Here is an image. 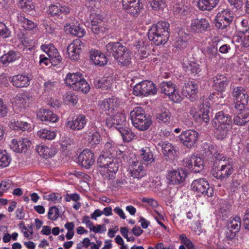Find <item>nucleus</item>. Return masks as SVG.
Returning a JSON list of instances; mask_svg holds the SVG:
<instances>
[{
  "instance_id": "10",
  "label": "nucleus",
  "mask_w": 249,
  "mask_h": 249,
  "mask_svg": "<svg viewBox=\"0 0 249 249\" xmlns=\"http://www.w3.org/2000/svg\"><path fill=\"white\" fill-rule=\"evenodd\" d=\"M121 161L116 158L111 159L107 165L104 170H101L102 177L105 179L110 180L115 178V174L118 171Z\"/></svg>"
},
{
  "instance_id": "57",
  "label": "nucleus",
  "mask_w": 249,
  "mask_h": 249,
  "mask_svg": "<svg viewBox=\"0 0 249 249\" xmlns=\"http://www.w3.org/2000/svg\"><path fill=\"white\" fill-rule=\"evenodd\" d=\"M210 108V105L207 104L206 105V108L204 107L203 113L202 114L199 115L197 116V121H200L201 120H202L205 123H208L210 121V118L209 116V113L210 112L209 110Z\"/></svg>"
},
{
  "instance_id": "31",
  "label": "nucleus",
  "mask_w": 249,
  "mask_h": 249,
  "mask_svg": "<svg viewBox=\"0 0 249 249\" xmlns=\"http://www.w3.org/2000/svg\"><path fill=\"white\" fill-rule=\"evenodd\" d=\"M90 59L95 65L102 66L107 62V58L105 55L98 50H91L90 52Z\"/></svg>"
},
{
  "instance_id": "2",
  "label": "nucleus",
  "mask_w": 249,
  "mask_h": 249,
  "mask_svg": "<svg viewBox=\"0 0 249 249\" xmlns=\"http://www.w3.org/2000/svg\"><path fill=\"white\" fill-rule=\"evenodd\" d=\"M169 24L163 21L153 25L148 32L149 39L156 45L165 44L169 37Z\"/></svg>"
},
{
  "instance_id": "22",
  "label": "nucleus",
  "mask_w": 249,
  "mask_h": 249,
  "mask_svg": "<svg viewBox=\"0 0 249 249\" xmlns=\"http://www.w3.org/2000/svg\"><path fill=\"white\" fill-rule=\"evenodd\" d=\"M37 118L45 124L55 123L58 121V117L55 114L49 109L40 108L37 112Z\"/></svg>"
},
{
  "instance_id": "6",
  "label": "nucleus",
  "mask_w": 249,
  "mask_h": 249,
  "mask_svg": "<svg viewBox=\"0 0 249 249\" xmlns=\"http://www.w3.org/2000/svg\"><path fill=\"white\" fill-rule=\"evenodd\" d=\"M218 160V167L214 166L213 168V175L214 178L220 180L226 179L233 172L232 160L224 156L223 158Z\"/></svg>"
},
{
  "instance_id": "24",
  "label": "nucleus",
  "mask_w": 249,
  "mask_h": 249,
  "mask_svg": "<svg viewBox=\"0 0 249 249\" xmlns=\"http://www.w3.org/2000/svg\"><path fill=\"white\" fill-rule=\"evenodd\" d=\"M31 79L29 74H18L11 78V82L17 88L27 87L30 85Z\"/></svg>"
},
{
  "instance_id": "58",
  "label": "nucleus",
  "mask_w": 249,
  "mask_h": 249,
  "mask_svg": "<svg viewBox=\"0 0 249 249\" xmlns=\"http://www.w3.org/2000/svg\"><path fill=\"white\" fill-rule=\"evenodd\" d=\"M111 158L107 156L106 155H101L98 159L97 163L101 170H104L107 167V164Z\"/></svg>"
},
{
  "instance_id": "21",
  "label": "nucleus",
  "mask_w": 249,
  "mask_h": 249,
  "mask_svg": "<svg viewBox=\"0 0 249 249\" xmlns=\"http://www.w3.org/2000/svg\"><path fill=\"white\" fill-rule=\"evenodd\" d=\"M197 92L198 86L194 82L185 83L181 91L182 95L192 101L195 100Z\"/></svg>"
},
{
  "instance_id": "20",
  "label": "nucleus",
  "mask_w": 249,
  "mask_h": 249,
  "mask_svg": "<svg viewBox=\"0 0 249 249\" xmlns=\"http://www.w3.org/2000/svg\"><path fill=\"white\" fill-rule=\"evenodd\" d=\"M41 50L45 52L48 57L52 60V63L57 64L61 61L62 57L57 49L52 44H44L41 46Z\"/></svg>"
},
{
  "instance_id": "59",
  "label": "nucleus",
  "mask_w": 249,
  "mask_h": 249,
  "mask_svg": "<svg viewBox=\"0 0 249 249\" xmlns=\"http://www.w3.org/2000/svg\"><path fill=\"white\" fill-rule=\"evenodd\" d=\"M59 216V210L56 207L53 206L49 209L48 213V217L49 219L53 221L56 220Z\"/></svg>"
},
{
  "instance_id": "51",
  "label": "nucleus",
  "mask_w": 249,
  "mask_h": 249,
  "mask_svg": "<svg viewBox=\"0 0 249 249\" xmlns=\"http://www.w3.org/2000/svg\"><path fill=\"white\" fill-rule=\"evenodd\" d=\"M193 170L195 173H199L203 169L204 160L200 157L194 155Z\"/></svg>"
},
{
  "instance_id": "28",
  "label": "nucleus",
  "mask_w": 249,
  "mask_h": 249,
  "mask_svg": "<svg viewBox=\"0 0 249 249\" xmlns=\"http://www.w3.org/2000/svg\"><path fill=\"white\" fill-rule=\"evenodd\" d=\"M48 12L49 15L53 17H60L62 18L64 16L69 13V9L66 6H62L60 4L51 5L49 7Z\"/></svg>"
},
{
  "instance_id": "62",
  "label": "nucleus",
  "mask_w": 249,
  "mask_h": 249,
  "mask_svg": "<svg viewBox=\"0 0 249 249\" xmlns=\"http://www.w3.org/2000/svg\"><path fill=\"white\" fill-rule=\"evenodd\" d=\"M12 185V181L9 179L2 180L0 182V195H1L3 193L6 192L9 189Z\"/></svg>"
},
{
  "instance_id": "5",
  "label": "nucleus",
  "mask_w": 249,
  "mask_h": 249,
  "mask_svg": "<svg viewBox=\"0 0 249 249\" xmlns=\"http://www.w3.org/2000/svg\"><path fill=\"white\" fill-rule=\"evenodd\" d=\"M66 85L73 90L86 93L90 87L80 72L68 73L65 78Z\"/></svg>"
},
{
  "instance_id": "23",
  "label": "nucleus",
  "mask_w": 249,
  "mask_h": 249,
  "mask_svg": "<svg viewBox=\"0 0 249 249\" xmlns=\"http://www.w3.org/2000/svg\"><path fill=\"white\" fill-rule=\"evenodd\" d=\"M211 41L212 42H209L208 46L203 49V52L206 56L212 59L217 58L219 55L217 45V42L219 41V38L217 36L214 37Z\"/></svg>"
},
{
  "instance_id": "41",
  "label": "nucleus",
  "mask_w": 249,
  "mask_h": 249,
  "mask_svg": "<svg viewBox=\"0 0 249 249\" xmlns=\"http://www.w3.org/2000/svg\"><path fill=\"white\" fill-rule=\"evenodd\" d=\"M183 68L187 72L195 75L197 74L201 71L199 65L194 62L184 63Z\"/></svg>"
},
{
  "instance_id": "34",
  "label": "nucleus",
  "mask_w": 249,
  "mask_h": 249,
  "mask_svg": "<svg viewBox=\"0 0 249 249\" xmlns=\"http://www.w3.org/2000/svg\"><path fill=\"white\" fill-rule=\"evenodd\" d=\"M234 102L248 101L249 96L246 90L241 87L234 88L232 94Z\"/></svg>"
},
{
  "instance_id": "50",
  "label": "nucleus",
  "mask_w": 249,
  "mask_h": 249,
  "mask_svg": "<svg viewBox=\"0 0 249 249\" xmlns=\"http://www.w3.org/2000/svg\"><path fill=\"white\" fill-rule=\"evenodd\" d=\"M32 99V96L28 92L19 93L17 94L16 97V102L18 104L22 105H25L27 102Z\"/></svg>"
},
{
  "instance_id": "39",
  "label": "nucleus",
  "mask_w": 249,
  "mask_h": 249,
  "mask_svg": "<svg viewBox=\"0 0 249 249\" xmlns=\"http://www.w3.org/2000/svg\"><path fill=\"white\" fill-rule=\"evenodd\" d=\"M215 128V135L218 140H223L226 138L229 132L232 128V125L228 126H213Z\"/></svg>"
},
{
  "instance_id": "45",
  "label": "nucleus",
  "mask_w": 249,
  "mask_h": 249,
  "mask_svg": "<svg viewBox=\"0 0 249 249\" xmlns=\"http://www.w3.org/2000/svg\"><path fill=\"white\" fill-rule=\"evenodd\" d=\"M227 227L230 231L234 230L235 232H238L241 227L240 218L237 216L231 217L228 221Z\"/></svg>"
},
{
  "instance_id": "40",
  "label": "nucleus",
  "mask_w": 249,
  "mask_h": 249,
  "mask_svg": "<svg viewBox=\"0 0 249 249\" xmlns=\"http://www.w3.org/2000/svg\"><path fill=\"white\" fill-rule=\"evenodd\" d=\"M19 54L14 51H10L3 54L0 57V60L4 64L13 62L19 58Z\"/></svg>"
},
{
  "instance_id": "27",
  "label": "nucleus",
  "mask_w": 249,
  "mask_h": 249,
  "mask_svg": "<svg viewBox=\"0 0 249 249\" xmlns=\"http://www.w3.org/2000/svg\"><path fill=\"white\" fill-rule=\"evenodd\" d=\"M202 148L203 154L208 158L214 157L217 160L224 158V156L218 152L216 147L210 143H203Z\"/></svg>"
},
{
  "instance_id": "46",
  "label": "nucleus",
  "mask_w": 249,
  "mask_h": 249,
  "mask_svg": "<svg viewBox=\"0 0 249 249\" xmlns=\"http://www.w3.org/2000/svg\"><path fill=\"white\" fill-rule=\"evenodd\" d=\"M37 135L42 139L52 140L56 137V133L50 129H41L37 131Z\"/></svg>"
},
{
  "instance_id": "43",
  "label": "nucleus",
  "mask_w": 249,
  "mask_h": 249,
  "mask_svg": "<svg viewBox=\"0 0 249 249\" xmlns=\"http://www.w3.org/2000/svg\"><path fill=\"white\" fill-rule=\"evenodd\" d=\"M117 129L122 135L124 141L125 142H129L135 136L131 130L128 127L119 126L117 127Z\"/></svg>"
},
{
  "instance_id": "56",
  "label": "nucleus",
  "mask_w": 249,
  "mask_h": 249,
  "mask_svg": "<svg viewBox=\"0 0 249 249\" xmlns=\"http://www.w3.org/2000/svg\"><path fill=\"white\" fill-rule=\"evenodd\" d=\"M11 32L9 28L2 22H0V37L7 38L11 36Z\"/></svg>"
},
{
  "instance_id": "18",
  "label": "nucleus",
  "mask_w": 249,
  "mask_h": 249,
  "mask_svg": "<svg viewBox=\"0 0 249 249\" xmlns=\"http://www.w3.org/2000/svg\"><path fill=\"white\" fill-rule=\"evenodd\" d=\"M78 161L83 167L89 169L94 162V154L89 149H84L79 155Z\"/></svg>"
},
{
  "instance_id": "4",
  "label": "nucleus",
  "mask_w": 249,
  "mask_h": 249,
  "mask_svg": "<svg viewBox=\"0 0 249 249\" xmlns=\"http://www.w3.org/2000/svg\"><path fill=\"white\" fill-rule=\"evenodd\" d=\"M130 115L133 126L139 130H147L152 124L150 117L145 114L141 107H135L130 112Z\"/></svg>"
},
{
  "instance_id": "36",
  "label": "nucleus",
  "mask_w": 249,
  "mask_h": 249,
  "mask_svg": "<svg viewBox=\"0 0 249 249\" xmlns=\"http://www.w3.org/2000/svg\"><path fill=\"white\" fill-rule=\"evenodd\" d=\"M139 156L147 164H151L155 161L153 154L149 147H145L140 150Z\"/></svg>"
},
{
  "instance_id": "33",
  "label": "nucleus",
  "mask_w": 249,
  "mask_h": 249,
  "mask_svg": "<svg viewBox=\"0 0 249 249\" xmlns=\"http://www.w3.org/2000/svg\"><path fill=\"white\" fill-rule=\"evenodd\" d=\"M64 28L67 33H69L78 37L84 36L86 33L85 29L79 25L66 24Z\"/></svg>"
},
{
  "instance_id": "12",
  "label": "nucleus",
  "mask_w": 249,
  "mask_h": 249,
  "mask_svg": "<svg viewBox=\"0 0 249 249\" xmlns=\"http://www.w3.org/2000/svg\"><path fill=\"white\" fill-rule=\"evenodd\" d=\"M87 123V119L85 115L79 114L72 118H68L65 125L67 128L77 131L82 129Z\"/></svg>"
},
{
  "instance_id": "54",
  "label": "nucleus",
  "mask_w": 249,
  "mask_h": 249,
  "mask_svg": "<svg viewBox=\"0 0 249 249\" xmlns=\"http://www.w3.org/2000/svg\"><path fill=\"white\" fill-rule=\"evenodd\" d=\"M117 147V145L112 141L107 142L105 145V150L107 152V155L109 153L111 157H114Z\"/></svg>"
},
{
  "instance_id": "1",
  "label": "nucleus",
  "mask_w": 249,
  "mask_h": 249,
  "mask_svg": "<svg viewBox=\"0 0 249 249\" xmlns=\"http://www.w3.org/2000/svg\"><path fill=\"white\" fill-rule=\"evenodd\" d=\"M119 100L114 97L104 100L100 105V108L107 115L106 125L108 127L116 129L123 125L126 121L124 114L117 111Z\"/></svg>"
},
{
  "instance_id": "9",
  "label": "nucleus",
  "mask_w": 249,
  "mask_h": 249,
  "mask_svg": "<svg viewBox=\"0 0 249 249\" xmlns=\"http://www.w3.org/2000/svg\"><path fill=\"white\" fill-rule=\"evenodd\" d=\"M198 136V133L196 131L189 129L182 132L178 138L184 146L191 148L196 144Z\"/></svg>"
},
{
  "instance_id": "32",
  "label": "nucleus",
  "mask_w": 249,
  "mask_h": 249,
  "mask_svg": "<svg viewBox=\"0 0 249 249\" xmlns=\"http://www.w3.org/2000/svg\"><path fill=\"white\" fill-rule=\"evenodd\" d=\"M234 123L240 126L245 125L249 122V109H246L235 114L233 118Z\"/></svg>"
},
{
  "instance_id": "15",
  "label": "nucleus",
  "mask_w": 249,
  "mask_h": 249,
  "mask_svg": "<svg viewBox=\"0 0 249 249\" xmlns=\"http://www.w3.org/2000/svg\"><path fill=\"white\" fill-rule=\"evenodd\" d=\"M209 25V22L206 18L193 19L191 22L190 31L194 34H201L208 30Z\"/></svg>"
},
{
  "instance_id": "60",
  "label": "nucleus",
  "mask_w": 249,
  "mask_h": 249,
  "mask_svg": "<svg viewBox=\"0 0 249 249\" xmlns=\"http://www.w3.org/2000/svg\"><path fill=\"white\" fill-rule=\"evenodd\" d=\"M60 142L64 150L67 149L74 143L73 140L67 136L62 137L60 140Z\"/></svg>"
},
{
  "instance_id": "35",
  "label": "nucleus",
  "mask_w": 249,
  "mask_h": 249,
  "mask_svg": "<svg viewBox=\"0 0 249 249\" xmlns=\"http://www.w3.org/2000/svg\"><path fill=\"white\" fill-rule=\"evenodd\" d=\"M10 127L16 130L27 131L30 132L32 130L31 124L25 121H18L11 122Z\"/></svg>"
},
{
  "instance_id": "8",
  "label": "nucleus",
  "mask_w": 249,
  "mask_h": 249,
  "mask_svg": "<svg viewBox=\"0 0 249 249\" xmlns=\"http://www.w3.org/2000/svg\"><path fill=\"white\" fill-rule=\"evenodd\" d=\"M192 189L199 195L211 197L213 195V188L209 186L207 181L204 178H198L193 181Z\"/></svg>"
},
{
  "instance_id": "47",
  "label": "nucleus",
  "mask_w": 249,
  "mask_h": 249,
  "mask_svg": "<svg viewBox=\"0 0 249 249\" xmlns=\"http://www.w3.org/2000/svg\"><path fill=\"white\" fill-rule=\"evenodd\" d=\"M37 152L45 159L51 158L54 155V151L49 147L44 145H38L36 148Z\"/></svg>"
},
{
  "instance_id": "14",
  "label": "nucleus",
  "mask_w": 249,
  "mask_h": 249,
  "mask_svg": "<svg viewBox=\"0 0 249 249\" xmlns=\"http://www.w3.org/2000/svg\"><path fill=\"white\" fill-rule=\"evenodd\" d=\"M186 176L185 170L180 168L177 170H169L166 178L170 184H179L185 180Z\"/></svg>"
},
{
  "instance_id": "11",
  "label": "nucleus",
  "mask_w": 249,
  "mask_h": 249,
  "mask_svg": "<svg viewBox=\"0 0 249 249\" xmlns=\"http://www.w3.org/2000/svg\"><path fill=\"white\" fill-rule=\"evenodd\" d=\"M233 19L232 12L229 9L219 12L215 19V26L219 29H224L228 26Z\"/></svg>"
},
{
  "instance_id": "52",
  "label": "nucleus",
  "mask_w": 249,
  "mask_h": 249,
  "mask_svg": "<svg viewBox=\"0 0 249 249\" xmlns=\"http://www.w3.org/2000/svg\"><path fill=\"white\" fill-rule=\"evenodd\" d=\"M11 162V157L6 150H0V167L8 166Z\"/></svg>"
},
{
  "instance_id": "13",
  "label": "nucleus",
  "mask_w": 249,
  "mask_h": 249,
  "mask_svg": "<svg viewBox=\"0 0 249 249\" xmlns=\"http://www.w3.org/2000/svg\"><path fill=\"white\" fill-rule=\"evenodd\" d=\"M160 88L161 92L168 95L169 98L174 102L178 103L181 101L182 98L176 93L175 86L171 82H161Z\"/></svg>"
},
{
  "instance_id": "26",
  "label": "nucleus",
  "mask_w": 249,
  "mask_h": 249,
  "mask_svg": "<svg viewBox=\"0 0 249 249\" xmlns=\"http://www.w3.org/2000/svg\"><path fill=\"white\" fill-rule=\"evenodd\" d=\"M213 79L214 89L216 90L221 92L226 90L229 83L228 78L222 74H217L213 77Z\"/></svg>"
},
{
  "instance_id": "38",
  "label": "nucleus",
  "mask_w": 249,
  "mask_h": 249,
  "mask_svg": "<svg viewBox=\"0 0 249 249\" xmlns=\"http://www.w3.org/2000/svg\"><path fill=\"white\" fill-rule=\"evenodd\" d=\"M238 41L245 47L249 46V26L242 28L238 33Z\"/></svg>"
},
{
  "instance_id": "17",
  "label": "nucleus",
  "mask_w": 249,
  "mask_h": 249,
  "mask_svg": "<svg viewBox=\"0 0 249 249\" xmlns=\"http://www.w3.org/2000/svg\"><path fill=\"white\" fill-rule=\"evenodd\" d=\"M83 43L79 39L74 40L67 47L69 57L71 60H77L80 57Z\"/></svg>"
},
{
  "instance_id": "42",
  "label": "nucleus",
  "mask_w": 249,
  "mask_h": 249,
  "mask_svg": "<svg viewBox=\"0 0 249 249\" xmlns=\"http://www.w3.org/2000/svg\"><path fill=\"white\" fill-rule=\"evenodd\" d=\"M171 113L169 109L162 108L160 111L156 115V118L159 122L164 123H169L171 120Z\"/></svg>"
},
{
  "instance_id": "3",
  "label": "nucleus",
  "mask_w": 249,
  "mask_h": 249,
  "mask_svg": "<svg viewBox=\"0 0 249 249\" xmlns=\"http://www.w3.org/2000/svg\"><path fill=\"white\" fill-rule=\"evenodd\" d=\"M106 50L109 54H112L119 64L127 66L131 63L130 52L122 43L110 42L106 45Z\"/></svg>"
},
{
  "instance_id": "29",
  "label": "nucleus",
  "mask_w": 249,
  "mask_h": 249,
  "mask_svg": "<svg viewBox=\"0 0 249 249\" xmlns=\"http://www.w3.org/2000/svg\"><path fill=\"white\" fill-rule=\"evenodd\" d=\"M17 20L18 24L26 30L36 31L38 30L37 25L33 21L26 18L22 14L18 15Z\"/></svg>"
},
{
  "instance_id": "63",
  "label": "nucleus",
  "mask_w": 249,
  "mask_h": 249,
  "mask_svg": "<svg viewBox=\"0 0 249 249\" xmlns=\"http://www.w3.org/2000/svg\"><path fill=\"white\" fill-rule=\"evenodd\" d=\"M45 199L53 202L56 203L60 202L62 199V197L58 194L52 193L45 196Z\"/></svg>"
},
{
  "instance_id": "25",
  "label": "nucleus",
  "mask_w": 249,
  "mask_h": 249,
  "mask_svg": "<svg viewBox=\"0 0 249 249\" xmlns=\"http://www.w3.org/2000/svg\"><path fill=\"white\" fill-rule=\"evenodd\" d=\"M213 126L232 125L231 118L229 114H225L223 111L217 112L213 119Z\"/></svg>"
},
{
  "instance_id": "48",
  "label": "nucleus",
  "mask_w": 249,
  "mask_h": 249,
  "mask_svg": "<svg viewBox=\"0 0 249 249\" xmlns=\"http://www.w3.org/2000/svg\"><path fill=\"white\" fill-rule=\"evenodd\" d=\"M162 153L165 156L173 157L175 149L174 146L168 142H165L161 145Z\"/></svg>"
},
{
  "instance_id": "64",
  "label": "nucleus",
  "mask_w": 249,
  "mask_h": 249,
  "mask_svg": "<svg viewBox=\"0 0 249 249\" xmlns=\"http://www.w3.org/2000/svg\"><path fill=\"white\" fill-rule=\"evenodd\" d=\"M45 28L46 32L52 35H55L56 30L58 29L57 26L53 22L47 23L45 25Z\"/></svg>"
},
{
  "instance_id": "30",
  "label": "nucleus",
  "mask_w": 249,
  "mask_h": 249,
  "mask_svg": "<svg viewBox=\"0 0 249 249\" xmlns=\"http://www.w3.org/2000/svg\"><path fill=\"white\" fill-rule=\"evenodd\" d=\"M91 30L97 35L102 34L106 31L104 23L99 15H97L91 21Z\"/></svg>"
},
{
  "instance_id": "53",
  "label": "nucleus",
  "mask_w": 249,
  "mask_h": 249,
  "mask_svg": "<svg viewBox=\"0 0 249 249\" xmlns=\"http://www.w3.org/2000/svg\"><path fill=\"white\" fill-rule=\"evenodd\" d=\"M150 6L154 10H162L166 6L165 0H153L150 2Z\"/></svg>"
},
{
  "instance_id": "19",
  "label": "nucleus",
  "mask_w": 249,
  "mask_h": 249,
  "mask_svg": "<svg viewBox=\"0 0 249 249\" xmlns=\"http://www.w3.org/2000/svg\"><path fill=\"white\" fill-rule=\"evenodd\" d=\"M128 172L134 178H141L146 175V171L142 164L139 161H132L130 163Z\"/></svg>"
},
{
  "instance_id": "49",
  "label": "nucleus",
  "mask_w": 249,
  "mask_h": 249,
  "mask_svg": "<svg viewBox=\"0 0 249 249\" xmlns=\"http://www.w3.org/2000/svg\"><path fill=\"white\" fill-rule=\"evenodd\" d=\"M101 140V136L97 131L90 133L88 139V143L91 146L99 144Z\"/></svg>"
},
{
  "instance_id": "16",
  "label": "nucleus",
  "mask_w": 249,
  "mask_h": 249,
  "mask_svg": "<svg viewBox=\"0 0 249 249\" xmlns=\"http://www.w3.org/2000/svg\"><path fill=\"white\" fill-rule=\"evenodd\" d=\"M122 3L124 9L132 16H137L143 7L139 0H122Z\"/></svg>"
},
{
  "instance_id": "44",
  "label": "nucleus",
  "mask_w": 249,
  "mask_h": 249,
  "mask_svg": "<svg viewBox=\"0 0 249 249\" xmlns=\"http://www.w3.org/2000/svg\"><path fill=\"white\" fill-rule=\"evenodd\" d=\"M113 79L111 77H103L101 78H96L94 79V83L98 88L108 89L112 84Z\"/></svg>"
},
{
  "instance_id": "37",
  "label": "nucleus",
  "mask_w": 249,
  "mask_h": 249,
  "mask_svg": "<svg viewBox=\"0 0 249 249\" xmlns=\"http://www.w3.org/2000/svg\"><path fill=\"white\" fill-rule=\"evenodd\" d=\"M218 0H197L198 8L202 11L211 10L217 4Z\"/></svg>"
},
{
  "instance_id": "61",
  "label": "nucleus",
  "mask_w": 249,
  "mask_h": 249,
  "mask_svg": "<svg viewBox=\"0 0 249 249\" xmlns=\"http://www.w3.org/2000/svg\"><path fill=\"white\" fill-rule=\"evenodd\" d=\"M9 146L13 151L17 153L22 152L20 140L18 141L16 139H12L9 144Z\"/></svg>"
},
{
  "instance_id": "7",
  "label": "nucleus",
  "mask_w": 249,
  "mask_h": 249,
  "mask_svg": "<svg viewBox=\"0 0 249 249\" xmlns=\"http://www.w3.org/2000/svg\"><path fill=\"white\" fill-rule=\"evenodd\" d=\"M157 92V87L151 81H142L136 84L134 88L133 94L136 96H147L154 95Z\"/></svg>"
},
{
  "instance_id": "55",
  "label": "nucleus",
  "mask_w": 249,
  "mask_h": 249,
  "mask_svg": "<svg viewBox=\"0 0 249 249\" xmlns=\"http://www.w3.org/2000/svg\"><path fill=\"white\" fill-rule=\"evenodd\" d=\"M182 245L185 246L188 249H195L193 242L188 239L185 234H181L178 237Z\"/></svg>"
}]
</instances>
